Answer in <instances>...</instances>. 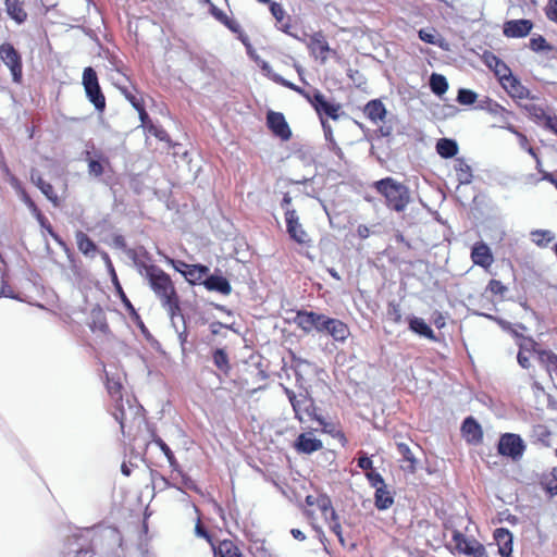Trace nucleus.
I'll list each match as a JSON object with an SVG mask.
<instances>
[{"label": "nucleus", "mask_w": 557, "mask_h": 557, "mask_svg": "<svg viewBox=\"0 0 557 557\" xmlns=\"http://www.w3.org/2000/svg\"><path fill=\"white\" fill-rule=\"evenodd\" d=\"M397 449L399 455L403 457V461L405 462L401 467L405 471H408L410 473H413L416 471V463L417 460L411 453L409 446L405 443H398Z\"/></svg>", "instance_id": "c85d7f7f"}, {"label": "nucleus", "mask_w": 557, "mask_h": 557, "mask_svg": "<svg viewBox=\"0 0 557 557\" xmlns=\"http://www.w3.org/2000/svg\"><path fill=\"white\" fill-rule=\"evenodd\" d=\"M168 262L171 263L173 265V268L182 273L184 275V270H187V268H189L190 264H187L183 261H175L173 259H168Z\"/></svg>", "instance_id": "6e6d98bb"}, {"label": "nucleus", "mask_w": 557, "mask_h": 557, "mask_svg": "<svg viewBox=\"0 0 557 557\" xmlns=\"http://www.w3.org/2000/svg\"><path fill=\"white\" fill-rule=\"evenodd\" d=\"M532 349L537 354L539 360L547 366L548 368H553L554 370H557V355L554 354L550 350H536L535 346L536 344L534 342H531Z\"/></svg>", "instance_id": "c9c22d12"}, {"label": "nucleus", "mask_w": 557, "mask_h": 557, "mask_svg": "<svg viewBox=\"0 0 557 557\" xmlns=\"http://www.w3.org/2000/svg\"><path fill=\"white\" fill-rule=\"evenodd\" d=\"M358 466L362 470H369L372 468V460L367 456H362L358 459Z\"/></svg>", "instance_id": "bf43d9fd"}, {"label": "nucleus", "mask_w": 557, "mask_h": 557, "mask_svg": "<svg viewBox=\"0 0 557 557\" xmlns=\"http://www.w3.org/2000/svg\"><path fill=\"white\" fill-rule=\"evenodd\" d=\"M530 49L535 52L550 51L552 46L546 41V39L543 36L539 35L530 39Z\"/></svg>", "instance_id": "a19ab883"}, {"label": "nucleus", "mask_w": 557, "mask_h": 557, "mask_svg": "<svg viewBox=\"0 0 557 557\" xmlns=\"http://www.w3.org/2000/svg\"><path fill=\"white\" fill-rule=\"evenodd\" d=\"M271 78L275 82V83H278L296 92H298L299 95H301L304 98H306L308 100L309 103L312 102V98H313V95H310L308 91H306L305 89H302L301 87L286 81L285 78H283L281 75L278 74H272L271 75Z\"/></svg>", "instance_id": "e433bc0d"}, {"label": "nucleus", "mask_w": 557, "mask_h": 557, "mask_svg": "<svg viewBox=\"0 0 557 557\" xmlns=\"http://www.w3.org/2000/svg\"><path fill=\"white\" fill-rule=\"evenodd\" d=\"M487 289L494 295H503L505 292H507V287L497 280L490 281Z\"/></svg>", "instance_id": "8fccbe9b"}, {"label": "nucleus", "mask_w": 557, "mask_h": 557, "mask_svg": "<svg viewBox=\"0 0 557 557\" xmlns=\"http://www.w3.org/2000/svg\"><path fill=\"white\" fill-rule=\"evenodd\" d=\"M455 171L460 185L470 184L472 181V170L463 159H456Z\"/></svg>", "instance_id": "cd10ccee"}, {"label": "nucleus", "mask_w": 557, "mask_h": 557, "mask_svg": "<svg viewBox=\"0 0 557 557\" xmlns=\"http://www.w3.org/2000/svg\"><path fill=\"white\" fill-rule=\"evenodd\" d=\"M321 124H322L324 136H325L326 140L333 141V129H332L331 125L324 119H321Z\"/></svg>", "instance_id": "4d7b16f0"}, {"label": "nucleus", "mask_w": 557, "mask_h": 557, "mask_svg": "<svg viewBox=\"0 0 557 557\" xmlns=\"http://www.w3.org/2000/svg\"><path fill=\"white\" fill-rule=\"evenodd\" d=\"M154 443L160 447V449L164 453L165 457L168 458L171 467H175L176 466V459L174 457V454L173 451L171 450V448L161 440V438H157L154 440Z\"/></svg>", "instance_id": "c03bdc74"}, {"label": "nucleus", "mask_w": 557, "mask_h": 557, "mask_svg": "<svg viewBox=\"0 0 557 557\" xmlns=\"http://www.w3.org/2000/svg\"><path fill=\"white\" fill-rule=\"evenodd\" d=\"M267 124L281 139L288 140L292 137L290 128L282 113L270 111L267 115Z\"/></svg>", "instance_id": "4468645a"}, {"label": "nucleus", "mask_w": 557, "mask_h": 557, "mask_svg": "<svg viewBox=\"0 0 557 557\" xmlns=\"http://www.w3.org/2000/svg\"><path fill=\"white\" fill-rule=\"evenodd\" d=\"M139 273L149 281V285L154 294L160 298L163 307L166 309L171 321L180 311L178 297L176 295L171 277L160 268L139 263L135 260Z\"/></svg>", "instance_id": "f257e3e1"}, {"label": "nucleus", "mask_w": 557, "mask_h": 557, "mask_svg": "<svg viewBox=\"0 0 557 557\" xmlns=\"http://www.w3.org/2000/svg\"><path fill=\"white\" fill-rule=\"evenodd\" d=\"M312 366L306 360H296L295 361V373L297 381L299 382L302 379V373L307 372V370L311 369Z\"/></svg>", "instance_id": "de8ad7c7"}, {"label": "nucleus", "mask_w": 557, "mask_h": 557, "mask_svg": "<svg viewBox=\"0 0 557 557\" xmlns=\"http://www.w3.org/2000/svg\"><path fill=\"white\" fill-rule=\"evenodd\" d=\"M293 410L299 422L307 421V417L308 420H315L323 428L327 425L324 418L318 414L314 400L307 394H299V400L294 404Z\"/></svg>", "instance_id": "39448f33"}, {"label": "nucleus", "mask_w": 557, "mask_h": 557, "mask_svg": "<svg viewBox=\"0 0 557 557\" xmlns=\"http://www.w3.org/2000/svg\"><path fill=\"white\" fill-rule=\"evenodd\" d=\"M102 258H103V262H106L111 275H112V280L113 282H116L117 277H116V274H115V271H114V268L112 265V262L109 258V255L107 252H102Z\"/></svg>", "instance_id": "13d9d810"}, {"label": "nucleus", "mask_w": 557, "mask_h": 557, "mask_svg": "<svg viewBox=\"0 0 557 557\" xmlns=\"http://www.w3.org/2000/svg\"><path fill=\"white\" fill-rule=\"evenodd\" d=\"M430 87L435 95L442 96L447 91L448 83L443 75L433 73L430 77Z\"/></svg>", "instance_id": "f704fd0d"}, {"label": "nucleus", "mask_w": 557, "mask_h": 557, "mask_svg": "<svg viewBox=\"0 0 557 557\" xmlns=\"http://www.w3.org/2000/svg\"><path fill=\"white\" fill-rule=\"evenodd\" d=\"M499 82L507 92L513 98L524 99L529 96V90L512 75V73H509V76H506V78Z\"/></svg>", "instance_id": "aec40b11"}, {"label": "nucleus", "mask_w": 557, "mask_h": 557, "mask_svg": "<svg viewBox=\"0 0 557 557\" xmlns=\"http://www.w3.org/2000/svg\"><path fill=\"white\" fill-rule=\"evenodd\" d=\"M32 180L33 182L36 183V185L40 188V190L42 191V194L50 200L52 201L54 205H57V200H58V196L55 195L54 190H53V187L51 184L45 182L40 176H38L37 178L35 177L34 174H32Z\"/></svg>", "instance_id": "4c0bfd02"}, {"label": "nucleus", "mask_w": 557, "mask_h": 557, "mask_svg": "<svg viewBox=\"0 0 557 557\" xmlns=\"http://www.w3.org/2000/svg\"><path fill=\"white\" fill-rule=\"evenodd\" d=\"M545 126L557 134V116L547 115L544 120Z\"/></svg>", "instance_id": "5fc2aeb1"}, {"label": "nucleus", "mask_w": 557, "mask_h": 557, "mask_svg": "<svg viewBox=\"0 0 557 557\" xmlns=\"http://www.w3.org/2000/svg\"><path fill=\"white\" fill-rule=\"evenodd\" d=\"M418 35H419V38L426 44H432V45L436 44L435 34L431 30L420 29Z\"/></svg>", "instance_id": "603ef678"}, {"label": "nucleus", "mask_w": 557, "mask_h": 557, "mask_svg": "<svg viewBox=\"0 0 557 557\" xmlns=\"http://www.w3.org/2000/svg\"><path fill=\"white\" fill-rule=\"evenodd\" d=\"M323 333L329 334L336 342H345L350 334L348 326L338 319L326 317Z\"/></svg>", "instance_id": "dca6fc26"}, {"label": "nucleus", "mask_w": 557, "mask_h": 557, "mask_svg": "<svg viewBox=\"0 0 557 557\" xmlns=\"http://www.w3.org/2000/svg\"><path fill=\"white\" fill-rule=\"evenodd\" d=\"M211 12H212V15L218 21H220L223 25H225L230 30H232L233 33L240 32V25L238 24V22H236L233 18H230L225 12H223L222 10H220L215 7L212 8Z\"/></svg>", "instance_id": "72a5a7b5"}, {"label": "nucleus", "mask_w": 557, "mask_h": 557, "mask_svg": "<svg viewBox=\"0 0 557 557\" xmlns=\"http://www.w3.org/2000/svg\"><path fill=\"white\" fill-rule=\"evenodd\" d=\"M124 94L127 100L133 104L135 109H139L141 107L140 101L134 95L126 91Z\"/></svg>", "instance_id": "338daca9"}, {"label": "nucleus", "mask_w": 557, "mask_h": 557, "mask_svg": "<svg viewBox=\"0 0 557 557\" xmlns=\"http://www.w3.org/2000/svg\"><path fill=\"white\" fill-rule=\"evenodd\" d=\"M364 114L375 125L383 123L379 127V133L382 137H388L393 133V127L386 123L384 120L386 117L387 111L385 106L381 100H371L364 107Z\"/></svg>", "instance_id": "423d86ee"}, {"label": "nucleus", "mask_w": 557, "mask_h": 557, "mask_svg": "<svg viewBox=\"0 0 557 557\" xmlns=\"http://www.w3.org/2000/svg\"><path fill=\"white\" fill-rule=\"evenodd\" d=\"M214 555L219 557H242L239 548L228 540L222 541L218 547H213Z\"/></svg>", "instance_id": "c756f323"}, {"label": "nucleus", "mask_w": 557, "mask_h": 557, "mask_svg": "<svg viewBox=\"0 0 557 557\" xmlns=\"http://www.w3.org/2000/svg\"><path fill=\"white\" fill-rule=\"evenodd\" d=\"M315 504L324 516L329 515V512L334 509L331 499L325 495L317 497Z\"/></svg>", "instance_id": "37998d69"}, {"label": "nucleus", "mask_w": 557, "mask_h": 557, "mask_svg": "<svg viewBox=\"0 0 557 557\" xmlns=\"http://www.w3.org/2000/svg\"><path fill=\"white\" fill-rule=\"evenodd\" d=\"M494 539L498 546V553L502 557H510L512 553V534L509 530L499 528L494 532Z\"/></svg>", "instance_id": "6ab92c4d"}, {"label": "nucleus", "mask_w": 557, "mask_h": 557, "mask_svg": "<svg viewBox=\"0 0 557 557\" xmlns=\"http://www.w3.org/2000/svg\"><path fill=\"white\" fill-rule=\"evenodd\" d=\"M107 389L112 400L115 403L113 416L123 430L126 422L138 414L139 407L136 406L131 399L126 400L125 407L121 394L122 384L117 380L107 376Z\"/></svg>", "instance_id": "7ed1b4c3"}, {"label": "nucleus", "mask_w": 557, "mask_h": 557, "mask_svg": "<svg viewBox=\"0 0 557 557\" xmlns=\"http://www.w3.org/2000/svg\"><path fill=\"white\" fill-rule=\"evenodd\" d=\"M323 119V115L331 117L332 120H338L341 115V106L338 103H331L326 101L325 97L319 91L314 90L312 102L310 103Z\"/></svg>", "instance_id": "ddd939ff"}, {"label": "nucleus", "mask_w": 557, "mask_h": 557, "mask_svg": "<svg viewBox=\"0 0 557 557\" xmlns=\"http://www.w3.org/2000/svg\"><path fill=\"white\" fill-rule=\"evenodd\" d=\"M195 532L197 536L205 537L208 542L211 541L209 533L202 528V525L199 522L196 524Z\"/></svg>", "instance_id": "69168bd1"}, {"label": "nucleus", "mask_w": 557, "mask_h": 557, "mask_svg": "<svg viewBox=\"0 0 557 557\" xmlns=\"http://www.w3.org/2000/svg\"><path fill=\"white\" fill-rule=\"evenodd\" d=\"M173 326L175 327L176 333L178 334V339L181 342V345L184 346V344L187 341V332L185 326V320L184 317L181 314V310L174 318V323L172 322Z\"/></svg>", "instance_id": "58836bf2"}, {"label": "nucleus", "mask_w": 557, "mask_h": 557, "mask_svg": "<svg viewBox=\"0 0 557 557\" xmlns=\"http://www.w3.org/2000/svg\"><path fill=\"white\" fill-rule=\"evenodd\" d=\"M89 172L96 176H100L103 172V168L100 162L91 160L88 164Z\"/></svg>", "instance_id": "864d4df0"}, {"label": "nucleus", "mask_w": 557, "mask_h": 557, "mask_svg": "<svg viewBox=\"0 0 557 557\" xmlns=\"http://www.w3.org/2000/svg\"><path fill=\"white\" fill-rule=\"evenodd\" d=\"M285 221L287 226V233L292 239L298 244L306 245L310 242L308 233L304 230L299 222V216L294 209H287L285 212Z\"/></svg>", "instance_id": "f8f14e48"}, {"label": "nucleus", "mask_w": 557, "mask_h": 557, "mask_svg": "<svg viewBox=\"0 0 557 557\" xmlns=\"http://www.w3.org/2000/svg\"><path fill=\"white\" fill-rule=\"evenodd\" d=\"M280 25L277 26L278 29H281L282 32L288 34L289 36H293L294 38L296 39H299V37L293 33H290V24H289V18L286 21V22H282V23H278Z\"/></svg>", "instance_id": "e2e57ef3"}, {"label": "nucleus", "mask_w": 557, "mask_h": 557, "mask_svg": "<svg viewBox=\"0 0 557 557\" xmlns=\"http://www.w3.org/2000/svg\"><path fill=\"white\" fill-rule=\"evenodd\" d=\"M457 100L461 104H473L476 100V94L469 89H460Z\"/></svg>", "instance_id": "79ce46f5"}, {"label": "nucleus", "mask_w": 557, "mask_h": 557, "mask_svg": "<svg viewBox=\"0 0 557 557\" xmlns=\"http://www.w3.org/2000/svg\"><path fill=\"white\" fill-rule=\"evenodd\" d=\"M545 14L552 22L557 23V0H549L546 8Z\"/></svg>", "instance_id": "09e8293b"}, {"label": "nucleus", "mask_w": 557, "mask_h": 557, "mask_svg": "<svg viewBox=\"0 0 557 557\" xmlns=\"http://www.w3.org/2000/svg\"><path fill=\"white\" fill-rule=\"evenodd\" d=\"M0 59L10 69L13 81L18 83L22 78V61L21 55L11 44H2L0 46Z\"/></svg>", "instance_id": "9d476101"}, {"label": "nucleus", "mask_w": 557, "mask_h": 557, "mask_svg": "<svg viewBox=\"0 0 557 557\" xmlns=\"http://www.w3.org/2000/svg\"><path fill=\"white\" fill-rule=\"evenodd\" d=\"M75 238L78 250L86 257L94 258L97 251L96 244L82 231L76 232Z\"/></svg>", "instance_id": "b1692460"}, {"label": "nucleus", "mask_w": 557, "mask_h": 557, "mask_svg": "<svg viewBox=\"0 0 557 557\" xmlns=\"http://www.w3.org/2000/svg\"><path fill=\"white\" fill-rule=\"evenodd\" d=\"M367 478L372 487L375 490L381 488V486H386L383 476L374 471L367 472Z\"/></svg>", "instance_id": "a18cd8bd"}, {"label": "nucleus", "mask_w": 557, "mask_h": 557, "mask_svg": "<svg viewBox=\"0 0 557 557\" xmlns=\"http://www.w3.org/2000/svg\"><path fill=\"white\" fill-rule=\"evenodd\" d=\"M462 434L469 443H480L483 437L481 425L472 418L468 417L461 426Z\"/></svg>", "instance_id": "412c9836"}, {"label": "nucleus", "mask_w": 557, "mask_h": 557, "mask_svg": "<svg viewBox=\"0 0 557 557\" xmlns=\"http://www.w3.org/2000/svg\"><path fill=\"white\" fill-rule=\"evenodd\" d=\"M530 113L539 120H545V116H547V114L544 112V110L536 106L531 107Z\"/></svg>", "instance_id": "680f3d73"}, {"label": "nucleus", "mask_w": 557, "mask_h": 557, "mask_svg": "<svg viewBox=\"0 0 557 557\" xmlns=\"http://www.w3.org/2000/svg\"><path fill=\"white\" fill-rule=\"evenodd\" d=\"M471 259L474 264L482 268H490L494 261L492 251L485 243H476L471 251Z\"/></svg>", "instance_id": "f3484780"}, {"label": "nucleus", "mask_w": 557, "mask_h": 557, "mask_svg": "<svg viewBox=\"0 0 557 557\" xmlns=\"http://www.w3.org/2000/svg\"><path fill=\"white\" fill-rule=\"evenodd\" d=\"M394 503V497L386 486L375 490L374 505L379 510L388 509Z\"/></svg>", "instance_id": "bb28decb"}, {"label": "nucleus", "mask_w": 557, "mask_h": 557, "mask_svg": "<svg viewBox=\"0 0 557 557\" xmlns=\"http://www.w3.org/2000/svg\"><path fill=\"white\" fill-rule=\"evenodd\" d=\"M83 85L86 95L95 108L102 111L106 107V99L100 90L98 77L92 67H86L83 73Z\"/></svg>", "instance_id": "20e7f679"}, {"label": "nucleus", "mask_w": 557, "mask_h": 557, "mask_svg": "<svg viewBox=\"0 0 557 557\" xmlns=\"http://www.w3.org/2000/svg\"><path fill=\"white\" fill-rule=\"evenodd\" d=\"M375 188L385 197L387 206L397 212L404 211L410 202L408 187L392 177L375 182Z\"/></svg>", "instance_id": "f03ea898"}, {"label": "nucleus", "mask_w": 557, "mask_h": 557, "mask_svg": "<svg viewBox=\"0 0 557 557\" xmlns=\"http://www.w3.org/2000/svg\"><path fill=\"white\" fill-rule=\"evenodd\" d=\"M484 63L495 73L499 81L506 78L511 73L509 66L493 53L484 54Z\"/></svg>", "instance_id": "4be33fe9"}, {"label": "nucleus", "mask_w": 557, "mask_h": 557, "mask_svg": "<svg viewBox=\"0 0 557 557\" xmlns=\"http://www.w3.org/2000/svg\"><path fill=\"white\" fill-rule=\"evenodd\" d=\"M307 46L311 54L319 60L321 64H325L330 55L337 54L335 50L330 48L329 42L321 32L314 33L310 37Z\"/></svg>", "instance_id": "9b49d317"}, {"label": "nucleus", "mask_w": 557, "mask_h": 557, "mask_svg": "<svg viewBox=\"0 0 557 557\" xmlns=\"http://www.w3.org/2000/svg\"><path fill=\"white\" fill-rule=\"evenodd\" d=\"M325 521L330 525V523H335V521H339L338 515L334 509H332L329 515L324 516Z\"/></svg>", "instance_id": "774afa93"}, {"label": "nucleus", "mask_w": 557, "mask_h": 557, "mask_svg": "<svg viewBox=\"0 0 557 557\" xmlns=\"http://www.w3.org/2000/svg\"><path fill=\"white\" fill-rule=\"evenodd\" d=\"M284 392L292 405L294 407V404L299 400V395H296L294 391L289 389L288 387H284Z\"/></svg>", "instance_id": "0e129e2a"}, {"label": "nucleus", "mask_w": 557, "mask_h": 557, "mask_svg": "<svg viewBox=\"0 0 557 557\" xmlns=\"http://www.w3.org/2000/svg\"><path fill=\"white\" fill-rule=\"evenodd\" d=\"M517 359H518V363L523 368V369H529L531 363H530V360H529V357L524 355L523 351H520L517 356Z\"/></svg>", "instance_id": "052dcab7"}, {"label": "nucleus", "mask_w": 557, "mask_h": 557, "mask_svg": "<svg viewBox=\"0 0 557 557\" xmlns=\"http://www.w3.org/2000/svg\"><path fill=\"white\" fill-rule=\"evenodd\" d=\"M455 548L470 557H488L485 547L474 539L466 537L461 532L455 530L453 533Z\"/></svg>", "instance_id": "1a4fd4ad"}, {"label": "nucleus", "mask_w": 557, "mask_h": 557, "mask_svg": "<svg viewBox=\"0 0 557 557\" xmlns=\"http://www.w3.org/2000/svg\"><path fill=\"white\" fill-rule=\"evenodd\" d=\"M203 285L208 290H215L223 295H228L232 290L228 281L225 277L219 275L208 276L205 280Z\"/></svg>", "instance_id": "5701e85b"}, {"label": "nucleus", "mask_w": 557, "mask_h": 557, "mask_svg": "<svg viewBox=\"0 0 557 557\" xmlns=\"http://www.w3.org/2000/svg\"><path fill=\"white\" fill-rule=\"evenodd\" d=\"M525 450V445L520 435L515 433H505L498 442V453L502 456L510 457L512 460H519Z\"/></svg>", "instance_id": "0eeeda50"}, {"label": "nucleus", "mask_w": 557, "mask_h": 557, "mask_svg": "<svg viewBox=\"0 0 557 557\" xmlns=\"http://www.w3.org/2000/svg\"><path fill=\"white\" fill-rule=\"evenodd\" d=\"M208 272L209 269L206 265L190 264L187 270H184V276L188 282L195 284L196 282L202 280Z\"/></svg>", "instance_id": "2f4dec72"}, {"label": "nucleus", "mask_w": 557, "mask_h": 557, "mask_svg": "<svg viewBox=\"0 0 557 557\" xmlns=\"http://www.w3.org/2000/svg\"><path fill=\"white\" fill-rule=\"evenodd\" d=\"M5 7L8 14L18 24L26 20L27 14L22 7L21 0H5Z\"/></svg>", "instance_id": "7c9ffc66"}, {"label": "nucleus", "mask_w": 557, "mask_h": 557, "mask_svg": "<svg viewBox=\"0 0 557 557\" xmlns=\"http://www.w3.org/2000/svg\"><path fill=\"white\" fill-rule=\"evenodd\" d=\"M295 448L302 454H312L322 448V442L311 432L301 433L295 442Z\"/></svg>", "instance_id": "a211bd4d"}, {"label": "nucleus", "mask_w": 557, "mask_h": 557, "mask_svg": "<svg viewBox=\"0 0 557 557\" xmlns=\"http://www.w3.org/2000/svg\"><path fill=\"white\" fill-rule=\"evenodd\" d=\"M531 240L539 247H546L555 239V235L549 230H534L530 233Z\"/></svg>", "instance_id": "473e14b6"}, {"label": "nucleus", "mask_w": 557, "mask_h": 557, "mask_svg": "<svg viewBox=\"0 0 557 557\" xmlns=\"http://www.w3.org/2000/svg\"><path fill=\"white\" fill-rule=\"evenodd\" d=\"M387 314L395 323L401 322V311L398 305L391 304L387 309Z\"/></svg>", "instance_id": "3c124183"}, {"label": "nucleus", "mask_w": 557, "mask_h": 557, "mask_svg": "<svg viewBox=\"0 0 557 557\" xmlns=\"http://www.w3.org/2000/svg\"><path fill=\"white\" fill-rule=\"evenodd\" d=\"M533 28L530 20H510L504 24L503 33L508 38H523L528 36Z\"/></svg>", "instance_id": "2eb2a0df"}, {"label": "nucleus", "mask_w": 557, "mask_h": 557, "mask_svg": "<svg viewBox=\"0 0 557 557\" xmlns=\"http://www.w3.org/2000/svg\"><path fill=\"white\" fill-rule=\"evenodd\" d=\"M213 362L222 372L227 373L230 371L228 358L223 349H216L213 352Z\"/></svg>", "instance_id": "ea45409f"}, {"label": "nucleus", "mask_w": 557, "mask_h": 557, "mask_svg": "<svg viewBox=\"0 0 557 557\" xmlns=\"http://www.w3.org/2000/svg\"><path fill=\"white\" fill-rule=\"evenodd\" d=\"M327 315L313 311L300 310L296 312L293 322L305 333L317 331L323 333V325Z\"/></svg>", "instance_id": "6e6552de"}, {"label": "nucleus", "mask_w": 557, "mask_h": 557, "mask_svg": "<svg viewBox=\"0 0 557 557\" xmlns=\"http://www.w3.org/2000/svg\"><path fill=\"white\" fill-rule=\"evenodd\" d=\"M436 152L442 158H453L458 153V145L454 139L441 138L436 143Z\"/></svg>", "instance_id": "a878e982"}, {"label": "nucleus", "mask_w": 557, "mask_h": 557, "mask_svg": "<svg viewBox=\"0 0 557 557\" xmlns=\"http://www.w3.org/2000/svg\"><path fill=\"white\" fill-rule=\"evenodd\" d=\"M270 11L272 15L275 17L277 23H282L285 18V10L282 4L277 2H272L270 5Z\"/></svg>", "instance_id": "49530a36"}, {"label": "nucleus", "mask_w": 557, "mask_h": 557, "mask_svg": "<svg viewBox=\"0 0 557 557\" xmlns=\"http://www.w3.org/2000/svg\"><path fill=\"white\" fill-rule=\"evenodd\" d=\"M409 329L429 339L435 341V334L433 330L425 323V321L418 317L409 318Z\"/></svg>", "instance_id": "393cba45"}]
</instances>
